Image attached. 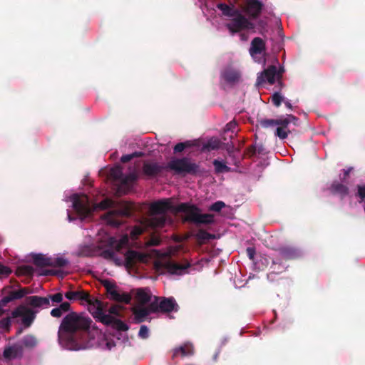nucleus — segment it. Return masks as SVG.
<instances>
[{"instance_id": "obj_27", "label": "nucleus", "mask_w": 365, "mask_h": 365, "mask_svg": "<svg viewBox=\"0 0 365 365\" xmlns=\"http://www.w3.org/2000/svg\"><path fill=\"white\" fill-rule=\"evenodd\" d=\"M222 77L226 82H227L229 83H234L238 81L240 76L237 71L232 70V69H227V70H225L222 73Z\"/></svg>"}, {"instance_id": "obj_22", "label": "nucleus", "mask_w": 365, "mask_h": 365, "mask_svg": "<svg viewBox=\"0 0 365 365\" xmlns=\"http://www.w3.org/2000/svg\"><path fill=\"white\" fill-rule=\"evenodd\" d=\"M159 308L160 312L169 313L173 311L177 312L178 305L174 298L163 297L159 302Z\"/></svg>"}, {"instance_id": "obj_19", "label": "nucleus", "mask_w": 365, "mask_h": 365, "mask_svg": "<svg viewBox=\"0 0 365 365\" xmlns=\"http://www.w3.org/2000/svg\"><path fill=\"white\" fill-rule=\"evenodd\" d=\"M277 251L280 257L285 260L295 259L301 255L298 249L291 246L280 247Z\"/></svg>"}, {"instance_id": "obj_14", "label": "nucleus", "mask_w": 365, "mask_h": 365, "mask_svg": "<svg viewBox=\"0 0 365 365\" xmlns=\"http://www.w3.org/2000/svg\"><path fill=\"white\" fill-rule=\"evenodd\" d=\"M245 6L244 11L250 19H256L262 12L263 4L259 0H245Z\"/></svg>"}, {"instance_id": "obj_28", "label": "nucleus", "mask_w": 365, "mask_h": 365, "mask_svg": "<svg viewBox=\"0 0 365 365\" xmlns=\"http://www.w3.org/2000/svg\"><path fill=\"white\" fill-rule=\"evenodd\" d=\"M135 299L139 303V305L144 306L150 301L151 296L145 289H138L136 292Z\"/></svg>"}, {"instance_id": "obj_30", "label": "nucleus", "mask_w": 365, "mask_h": 365, "mask_svg": "<svg viewBox=\"0 0 365 365\" xmlns=\"http://www.w3.org/2000/svg\"><path fill=\"white\" fill-rule=\"evenodd\" d=\"M107 303V307L105 309V314H109L110 317H113L115 319H118L117 317H121V311L123 310V306L118 304H113L110 307H108V303Z\"/></svg>"}, {"instance_id": "obj_20", "label": "nucleus", "mask_w": 365, "mask_h": 365, "mask_svg": "<svg viewBox=\"0 0 365 365\" xmlns=\"http://www.w3.org/2000/svg\"><path fill=\"white\" fill-rule=\"evenodd\" d=\"M265 51L266 43L262 38L255 37L252 40L249 52L252 57L258 54H262L265 52Z\"/></svg>"}, {"instance_id": "obj_42", "label": "nucleus", "mask_w": 365, "mask_h": 365, "mask_svg": "<svg viewBox=\"0 0 365 365\" xmlns=\"http://www.w3.org/2000/svg\"><path fill=\"white\" fill-rule=\"evenodd\" d=\"M11 325V321L10 317H5L0 321V329H6L9 331Z\"/></svg>"}, {"instance_id": "obj_6", "label": "nucleus", "mask_w": 365, "mask_h": 365, "mask_svg": "<svg viewBox=\"0 0 365 365\" xmlns=\"http://www.w3.org/2000/svg\"><path fill=\"white\" fill-rule=\"evenodd\" d=\"M78 299L86 302L89 305L88 310L97 322H101L106 326H110L118 331H125L128 329V326L122 320L115 319L109 314H105L107 303L91 297L88 292L80 290Z\"/></svg>"}, {"instance_id": "obj_45", "label": "nucleus", "mask_w": 365, "mask_h": 365, "mask_svg": "<svg viewBox=\"0 0 365 365\" xmlns=\"http://www.w3.org/2000/svg\"><path fill=\"white\" fill-rule=\"evenodd\" d=\"M47 298H49V301L51 300L53 303H60L63 300V294L58 292L49 295Z\"/></svg>"}, {"instance_id": "obj_32", "label": "nucleus", "mask_w": 365, "mask_h": 365, "mask_svg": "<svg viewBox=\"0 0 365 365\" xmlns=\"http://www.w3.org/2000/svg\"><path fill=\"white\" fill-rule=\"evenodd\" d=\"M257 122L262 128H264L278 125L279 123H287V121H285V120H281V118H279V119H260V120H258Z\"/></svg>"}, {"instance_id": "obj_39", "label": "nucleus", "mask_w": 365, "mask_h": 365, "mask_svg": "<svg viewBox=\"0 0 365 365\" xmlns=\"http://www.w3.org/2000/svg\"><path fill=\"white\" fill-rule=\"evenodd\" d=\"M225 206L226 205L224 202L219 200L212 204L209 207V210L214 212H220Z\"/></svg>"}, {"instance_id": "obj_41", "label": "nucleus", "mask_w": 365, "mask_h": 365, "mask_svg": "<svg viewBox=\"0 0 365 365\" xmlns=\"http://www.w3.org/2000/svg\"><path fill=\"white\" fill-rule=\"evenodd\" d=\"M20 272L22 274L26 276H33L34 269L31 266L25 265L19 268Z\"/></svg>"}, {"instance_id": "obj_10", "label": "nucleus", "mask_w": 365, "mask_h": 365, "mask_svg": "<svg viewBox=\"0 0 365 365\" xmlns=\"http://www.w3.org/2000/svg\"><path fill=\"white\" fill-rule=\"evenodd\" d=\"M11 287L7 286L2 289L1 292L6 294L0 301V306H6L9 302L23 298L26 294L31 293L28 287H23L19 290H11Z\"/></svg>"}, {"instance_id": "obj_47", "label": "nucleus", "mask_w": 365, "mask_h": 365, "mask_svg": "<svg viewBox=\"0 0 365 365\" xmlns=\"http://www.w3.org/2000/svg\"><path fill=\"white\" fill-rule=\"evenodd\" d=\"M284 72V68L283 66H280L279 68L277 70V82H278V84L280 86V87L283 86L282 78V75H283Z\"/></svg>"}, {"instance_id": "obj_38", "label": "nucleus", "mask_w": 365, "mask_h": 365, "mask_svg": "<svg viewBox=\"0 0 365 365\" xmlns=\"http://www.w3.org/2000/svg\"><path fill=\"white\" fill-rule=\"evenodd\" d=\"M160 299L159 297H155V300L153 302H151L147 307V310H148L149 314L150 313H155L158 311H160L159 308V302L158 300Z\"/></svg>"}, {"instance_id": "obj_21", "label": "nucleus", "mask_w": 365, "mask_h": 365, "mask_svg": "<svg viewBox=\"0 0 365 365\" xmlns=\"http://www.w3.org/2000/svg\"><path fill=\"white\" fill-rule=\"evenodd\" d=\"M195 349L193 345L190 342H186L182 346L176 347L173 350V358L180 356L182 357L190 356L194 354Z\"/></svg>"}, {"instance_id": "obj_15", "label": "nucleus", "mask_w": 365, "mask_h": 365, "mask_svg": "<svg viewBox=\"0 0 365 365\" xmlns=\"http://www.w3.org/2000/svg\"><path fill=\"white\" fill-rule=\"evenodd\" d=\"M276 80L277 81V68L275 66L271 65L261 73L257 77V82L258 84H262L267 81L270 85H273Z\"/></svg>"}, {"instance_id": "obj_36", "label": "nucleus", "mask_w": 365, "mask_h": 365, "mask_svg": "<svg viewBox=\"0 0 365 365\" xmlns=\"http://www.w3.org/2000/svg\"><path fill=\"white\" fill-rule=\"evenodd\" d=\"M51 267H63L68 264V261L63 257H57L51 260Z\"/></svg>"}, {"instance_id": "obj_23", "label": "nucleus", "mask_w": 365, "mask_h": 365, "mask_svg": "<svg viewBox=\"0 0 365 365\" xmlns=\"http://www.w3.org/2000/svg\"><path fill=\"white\" fill-rule=\"evenodd\" d=\"M26 302L28 305L34 308L48 307L49 305V298L37 295L27 297Z\"/></svg>"}, {"instance_id": "obj_55", "label": "nucleus", "mask_w": 365, "mask_h": 365, "mask_svg": "<svg viewBox=\"0 0 365 365\" xmlns=\"http://www.w3.org/2000/svg\"><path fill=\"white\" fill-rule=\"evenodd\" d=\"M55 274V272L52 270H46L43 273V275H53Z\"/></svg>"}, {"instance_id": "obj_2", "label": "nucleus", "mask_w": 365, "mask_h": 365, "mask_svg": "<svg viewBox=\"0 0 365 365\" xmlns=\"http://www.w3.org/2000/svg\"><path fill=\"white\" fill-rule=\"evenodd\" d=\"M113 207H117L118 209L109 211L103 215V219L108 225L114 227H118L123 223L119 219L120 217L131 216L135 209L132 202L123 201L116 203L110 198H106L93 206L90 205L86 195H74L73 199V207L81 219L90 217L97 210H104Z\"/></svg>"}, {"instance_id": "obj_31", "label": "nucleus", "mask_w": 365, "mask_h": 365, "mask_svg": "<svg viewBox=\"0 0 365 365\" xmlns=\"http://www.w3.org/2000/svg\"><path fill=\"white\" fill-rule=\"evenodd\" d=\"M109 242L111 247L115 248V251L120 252V250L128 244V238L127 236H124L117 241L114 237H110Z\"/></svg>"}, {"instance_id": "obj_12", "label": "nucleus", "mask_w": 365, "mask_h": 365, "mask_svg": "<svg viewBox=\"0 0 365 365\" xmlns=\"http://www.w3.org/2000/svg\"><path fill=\"white\" fill-rule=\"evenodd\" d=\"M190 266V263L187 260L182 264L173 261H167L160 263L158 267L163 269L170 274L182 275L187 272V269Z\"/></svg>"}, {"instance_id": "obj_18", "label": "nucleus", "mask_w": 365, "mask_h": 365, "mask_svg": "<svg viewBox=\"0 0 365 365\" xmlns=\"http://www.w3.org/2000/svg\"><path fill=\"white\" fill-rule=\"evenodd\" d=\"M145 256L135 250H128L125 254V265L133 267L137 262H144Z\"/></svg>"}, {"instance_id": "obj_25", "label": "nucleus", "mask_w": 365, "mask_h": 365, "mask_svg": "<svg viewBox=\"0 0 365 365\" xmlns=\"http://www.w3.org/2000/svg\"><path fill=\"white\" fill-rule=\"evenodd\" d=\"M116 252L117 251L115 249L109 248L103 250L101 256L106 259L113 261L116 265H120L122 259L117 257Z\"/></svg>"}, {"instance_id": "obj_53", "label": "nucleus", "mask_w": 365, "mask_h": 365, "mask_svg": "<svg viewBox=\"0 0 365 365\" xmlns=\"http://www.w3.org/2000/svg\"><path fill=\"white\" fill-rule=\"evenodd\" d=\"M240 37L241 41H247L249 38L248 35L245 33H241L240 35Z\"/></svg>"}, {"instance_id": "obj_29", "label": "nucleus", "mask_w": 365, "mask_h": 365, "mask_svg": "<svg viewBox=\"0 0 365 365\" xmlns=\"http://www.w3.org/2000/svg\"><path fill=\"white\" fill-rule=\"evenodd\" d=\"M71 309V304L68 302H62L59 307L53 309L51 311V315L53 317H61L64 312H67Z\"/></svg>"}, {"instance_id": "obj_34", "label": "nucleus", "mask_w": 365, "mask_h": 365, "mask_svg": "<svg viewBox=\"0 0 365 365\" xmlns=\"http://www.w3.org/2000/svg\"><path fill=\"white\" fill-rule=\"evenodd\" d=\"M195 237L198 240L206 241L215 238V235L207 232L206 230L200 229L195 234Z\"/></svg>"}, {"instance_id": "obj_35", "label": "nucleus", "mask_w": 365, "mask_h": 365, "mask_svg": "<svg viewBox=\"0 0 365 365\" xmlns=\"http://www.w3.org/2000/svg\"><path fill=\"white\" fill-rule=\"evenodd\" d=\"M272 103L276 107H279L284 101V98L279 92H274L270 97Z\"/></svg>"}, {"instance_id": "obj_50", "label": "nucleus", "mask_w": 365, "mask_h": 365, "mask_svg": "<svg viewBox=\"0 0 365 365\" xmlns=\"http://www.w3.org/2000/svg\"><path fill=\"white\" fill-rule=\"evenodd\" d=\"M236 122L231 121L226 125V130H232L233 132V130L236 128Z\"/></svg>"}, {"instance_id": "obj_4", "label": "nucleus", "mask_w": 365, "mask_h": 365, "mask_svg": "<svg viewBox=\"0 0 365 365\" xmlns=\"http://www.w3.org/2000/svg\"><path fill=\"white\" fill-rule=\"evenodd\" d=\"M163 170H170L174 175L185 177L187 175H198L205 172L198 163L193 161H168L163 167L157 163L145 161L143 166V172L149 177H154L162 172Z\"/></svg>"}, {"instance_id": "obj_40", "label": "nucleus", "mask_w": 365, "mask_h": 365, "mask_svg": "<svg viewBox=\"0 0 365 365\" xmlns=\"http://www.w3.org/2000/svg\"><path fill=\"white\" fill-rule=\"evenodd\" d=\"M80 290L77 291H68L65 293V297L68 300H77L78 299Z\"/></svg>"}, {"instance_id": "obj_11", "label": "nucleus", "mask_w": 365, "mask_h": 365, "mask_svg": "<svg viewBox=\"0 0 365 365\" xmlns=\"http://www.w3.org/2000/svg\"><path fill=\"white\" fill-rule=\"evenodd\" d=\"M11 317H21L22 324L29 327L36 318V312L24 305H19L11 312Z\"/></svg>"}, {"instance_id": "obj_1", "label": "nucleus", "mask_w": 365, "mask_h": 365, "mask_svg": "<svg viewBox=\"0 0 365 365\" xmlns=\"http://www.w3.org/2000/svg\"><path fill=\"white\" fill-rule=\"evenodd\" d=\"M170 210L184 213L185 216L182 218L184 222L192 223L197 226L209 225L215 222L212 214L201 213V209L195 205L182 202L173 207L170 199H163L155 201L150 205L149 210L152 215L149 220L150 225L153 228L163 227L167 220L165 214Z\"/></svg>"}, {"instance_id": "obj_37", "label": "nucleus", "mask_w": 365, "mask_h": 365, "mask_svg": "<svg viewBox=\"0 0 365 365\" xmlns=\"http://www.w3.org/2000/svg\"><path fill=\"white\" fill-rule=\"evenodd\" d=\"M16 355V349L14 346H9L4 349L3 356L6 359L15 357Z\"/></svg>"}, {"instance_id": "obj_16", "label": "nucleus", "mask_w": 365, "mask_h": 365, "mask_svg": "<svg viewBox=\"0 0 365 365\" xmlns=\"http://www.w3.org/2000/svg\"><path fill=\"white\" fill-rule=\"evenodd\" d=\"M234 167H230L227 165L228 161H213V164L215 166V172L217 173H225L228 172H237V173H244L245 172L244 170L240 168V165L242 161H233Z\"/></svg>"}, {"instance_id": "obj_44", "label": "nucleus", "mask_w": 365, "mask_h": 365, "mask_svg": "<svg viewBox=\"0 0 365 365\" xmlns=\"http://www.w3.org/2000/svg\"><path fill=\"white\" fill-rule=\"evenodd\" d=\"M330 191L334 194L341 193L342 184L341 182H334L330 187Z\"/></svg>"}, {"instance_id": "obj_46", "label": "nucleus", "mask_w": 365, "mask_h": 365, "mask_svg": "<svg viewBox=\"0 0 365 365\" xmlns=\"http://www.w3.org/2000/svg\"><path fill=\"white\" fill-rule=\"evenodd\" d=\"M138 335L140 337L143 339H146L148 337V329L146 326L143 325L140 327Z\"/></svg>"}, {"instance_id": "obj_61", "label": "nucleus", "mask_w": 365, "mask_h": 365, "mask_svg": "<svg viewBox=\"0 0 365 365\" xmlns=\"http://www.w3.org/2000/svg\"><path fill=\"white\" fill-rule=\"evenodd\" d=\"M68 219H69V220H70V221H71V220H72V219H71V215H68Z\"/></svg>"}, {"instance_id": "obj_49", "label": "nucleus", "mask_w": 365, "mask_h": 365, "mask_svg": "<svg viewBox=\"0 0 365 365\" xmlns=\"http://www.w3.org/2000/svg\"><path fill=\"white\" fill-rule=\"evenodd\" d=\"M246 252H247V255L248 256V257L253 260L254 259V257H255V253H256V251H255V249L254 247H247L246 249Z\"/></svg>"}, {"instance_id": "obj_48", "label": "nucleus", "mask_w": 365, "mask_h": 365, "mask_svg": "<svg viewBox=\"0 0 365 365\" xmlns=\"http://www.w3.org/2000/svg\"><path fill=\"white\" fill-rule=\"evenodd\" d=\"M356 195L361 199V201L365 200V185L358 186Z\"/></svg>"}, {"instance_id": "obj_33", "label": "nucleus", "mask_w": 365, "mask_h": 365, "mask_svg": "<svg viewBox=\"0 0 365 365\" xmlns=\"http://www.w3.org/2000/svg\"><path fill=\"white\" fill-rule=\"evenodd\" d=\"M22 345L28 349H33L37 345V339L36 338L31 335L28 334L24 336L21 340Z\"/></svg>"}, {"instance_id": "obj_8", "label": "nucleus", "mask_w": 365, "mask_h": 365, "mask_svg": "<svg viewBox=\"0 0 365 365\" xmlns=\"http://www.w3.org/2000/svg\"><path fill=\"white\" fill-rule=\"evenodd\" d=\"M138 175V170L135 165L128 173H123L120 165L112 168L108 173L109 178L118 183V192L120 194H126L131 190Z\"/></svg>"}, {"instance_id": "obj_60", "label": "nucleus", "mask_w": 365, "mask_h": 365, "mask_svg": "<svg viewBox=\"0 0 365 365\" xmlns=\"http://www.w3.org/2000/svg\"><path fill=\"white\" fill-rule=\"evenodd\" d=\"M21 329H19L17 332L18 334H21Z\"/></svg>"}, {"instance_id": "obj_13", "label": "nucleus", "mask_w": 365, "mask_h": 365, "mask_svg": "<svg viewBox=\"0 0 365 365\" xmlns=\"http://www.w3.org/2000/svg\"><path fill=\"white\" fill-rule=\"evenodd\" d=\"M281 120H285V123H279L278 127L276 129L275 135L280 139H285L288 136V133H290L289 129V125L293 123L294 125H297L299 123V118L293 115H287L284 118H281Z\"/></svg>"}, {"instance_id": "obj_56", "label": "nucleus", "mask_w": 365, "mask_h": 365, "mask_svg": "<svg viewBox=\"0 0 365 365\" xmlns=\"http://www.w3.org/2000/svg\"><path fill=\"white\" fill-rule=\"evenodd\" d=\"M170 160H177L176 158H172ZM180 160H188L187 158H181Z\"/></svg>"}, {"instance_id": "obj_5", "label": "nucleus", "mask_w": 365, "mask_h": 365, "mask_svg": "<svg viewBox=\"0 0 365 365\" xmlns=\"http://www.w3.org/2000/svg\"><path fill=\"white\" fill-rule=\"evenodd\" d=\"M234 148L232 143H223L217 137H212L207 139H195L186 140L177 143L173 148L175 154L184 153H192L195 152L210 153L214 150H226L229 153H232Z\"/></svg>"}, {"instance_id": "obj_52", "label": "nucleus", "mask_w": 365, "mask_h": 365, "mask_svg": "<svg viewBox=\"0 0 365 365\" xmlns=\"http://www.w3.org/2000/svg\"><path fill=\"white\" fill-rule=\"evenodd\" d=\"M131 233L135 235H138L143 233V230L140 227H136L132 231Z\"/></svg>"}, {"instance_id": "obj_3", "label": "nucleus", "mask_w": 365, "mask_h": 365, "mask_svg": "<svg viewBox=\"0 0 365 365\" xmlns=\"http://www.w3.org/2000/svg\"><path fill=\"white\" fill-rule=\"evenodd\" d=\"M91 323V319L83 313L70 312L63 319L59 326V344L70 350L80 349Z\"/></svg>"}, {"instance_id": "obj_9", "label": "nucleus", "mask_w": 365, "mask_h": 365, "mask_svg": "<svg viewBox=\"0 0 365 365\" xmlns=\"http://www.w3.org/2000/svg\"><path fill=\"white\" fill-rule=\"evenodd\" d=\"M102 285L105 287L106 294L110 300L130 304L132 299L131 295L128 293H120L114 282L105 279L102 282Z\"/></svg>"}, {"instance_id": "obj_43", "label": "nucleus", "mask_w": 365, "mask_h": 365, "mask_svg": "<svg viewBox=\"0 0 365 365\" xmlns=\"http://www.w3.org/2000/svg\"><path fill=\"white\" fill-rule=\"evenodd\" d=\"M11 269L1 263H0V277H6L11 273Z\"/></svg>"}, {"instance_id": "obj_57", "label": "nucleus", "mask_w": 365, "mask_h": 365, "mask_svg": "<svg viewBox=\"0 0 365 365\" xmlns=\"http://www.w3.org/2000/svg\"><path fill=\"white\" fill-rule=\"evenodd\" d=\"M152 245H158V242H157V241H153V242H152Z\"/></svg>"}, {"instance_id": "obj_59", "label": "nucleus", "mask_w": 365, "mask_h": 365, "mask_svg": "<svg viewBox=\"0 0 365 365\" xmlns=\"http://www.w3.org/2000/svg\"><path fill=\"white\" fill-rule=\"evenodd\" d=\"M343 192H344V196L346 192V189L344 187Z\"/></svg>"}, {"instance_id": "obj_7", "label": "nucleus", "mask_w": 365, "mask_h": 365, "mask_svg": "<svg viewBox=\"0 0 365 365\" xmlns=\"http://www.w3.org/2000/svg\"><path fill=\"white\" fill-rule=\"evenodd\" d=\"M217 8L222 11L223 16L232 18L229 22L225 24V27L232 35L244 30L255 29V24L245 17L235 6L220 3L217 4Z\"/></svg>"}, {"instance_id": "obj_51", "label": "nucleus", "mask_w": 365, "mask_h": 365, "mask_svg": "<svg viewBox=\"0 0 365 365\" xmlns=\"http://www.w3.org/2000/svg\"><path fill=\"white\" fill-rule=\"evenodd\" d=\"M256 148L254 145L250 146L247 150V154L251 157L256 153Z\"/></svg>"}, {"instance_id": "obj_26", "label": "nucleus", "mask_w": 365, "mask_h": 365, "mask_svg": "<svg viewBox=\"0 0 365 365\" xmlns=\"http://www.w3.org/2000/svg\"><path fill=\"white\" fill-rule=\"evenodd\" d=\"M34 264L37 267H51V258L46 257L42 254H35L32 257Z\"/></svg>"}, {"instance_id": "obj_17", "label": "nucleus", "mask_w": 365, "mask_h": 365, "mask_svg": "<svg viewBox=\"0 0 365 365\" xmlns=\"http://www.w3.org/2000/svg\"><path fill=\"white\" fill-rule=\"evenodd\" d=\"M158 153L154 149L146 146L140 150L133 152L130 154L123 155L120 160H133L135 158H156Z\"/></svg>"}, {"instance_id": "obj_58", "label": "nucleus", "mask_w": 365, "mask_h": 365, "mask_svg": "<svg viewBox=\"0 0 365 365\" xmlns=\"http://www.w3.org/2000/svg\"><path fill=\"white\" fill-rule=\"evenodd\" d=\"M4 314V310L0 308V317Z\"/></svg>"}, {"instance_id": "obj_24", "label": "nucleus", "mask_w": 365, "mask_h": 365, "mask_svg": "<svg viewBox=\"0 0 365 365\" xmlns=\"http://www.w3.org/2000/svg\"><path fill=\"white\" fill-rule=\"evenodd\" d=\"M132 312L138 323L143 322L150 314L146 307L141 305L133 307Z\"/></svg>"}, {"instance_id": "obj_54", "label": "nucleus", "mask_w": 365, "mask_h": 365, "mask_svg": "<svg viewBox=\"0 0 365 365\" xmlns=\"http://www.w3.org/2000/svg\"><path fill=\"white\" fill-rule=\"evenodd\" d=\"M283 102L284 103V105L286 106L287 108H288L290 110H292V106L291 103L289 101H284V100Z\"/></svg>"}]
</instances>
